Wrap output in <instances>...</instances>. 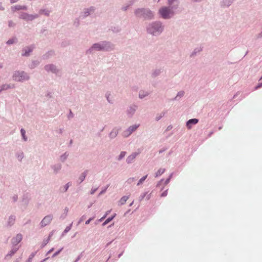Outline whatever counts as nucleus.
<instances>
[{
	"mask_svg": "<svg viewBox=\"0 0 262 262\" xmlns=\"http://www.w3.org/2000/svg\"><path fill=\"white\" fill-rule=\"evenodd\" d=\"M20 132H21V135L23 137V139H24L25 141H26L27 140V138L25 136V130L24 129H21L20 130Z\"/></svg>",
	"mask_w": 262,
	"mask_h": 262,
	"instance_id": "obj_15",
	"label": "nucleus"
},
{
	"mask_svg": "<svg viewBox=\"0 0 262 262\" xmlns=\"http://www.w3.org/2000/svg\"><path fill=\"white\" fill-rule=\"evenodd\" d=\"M9 220H10V222H11L12 223H13L15 220V219L13 216H11Z\"/></svg>",
	"mask_w": 262,
	"mask_h": 262,
	"instance_id": "obj_24",
	"label": "nucleus"
},
{
	"mask_svg": "<svg viewBox=\"0 0 262 262\" xmlns=\"http://www.w3.org/2000/svg\"><path fill=\"white\" fill-rule=\"evenodd\" d=\"M167 190H166V191H164V192H163L162 193L161 196H166L167 195Z\"/></svg>",
	"mask_w": 262,
	"mask_h": 262,
	"instance_id": "obj_25",
	"label": "nucleus"
},
{
	"mask_svg": "<svg viewBox=\"0 0 262 262\" xmlns=\"http://www.w3.org/2000/svg\"><path fill=\"white\" fill-rule=\"evenodd\" d=\"M32 51V49L31 48H28V51H26L23 54V55L27 56L29 55V53Z\"/></svg>",
	"mask_w": 262,
	"mask_h": 262,
	"instance_id": "obj_16",
	"label": "nucleus"
},
{
	"mask_svg": "<svg viewBox=\"0 0 262 262\" xmlns=\"http://www.w3.org/2000/svg\"><path fill=\"white\" fill-rule=\"evenodd\" d=\"M139 97H140V98H142L143 96H142L141 95V94L140 93V94H139Z\"/></svg>",
	"mask_w": 262,
	"mask_h": 262,
	"instance_id": "obj_33",
	"label": "nucleus"
},
{
	"mask_svg": "<svg viewBox=\"0 0 262 262\" xmlns=\"http://www.w3.org/2000/svg\"><path fill=\"white\" fill-rule=\"evenodd\" d=\"M124 156H125V152H122L121 153V154L120 155V156H119V159H121L122 158L124 157Z\"/></svg>",
	"mask_w": 262,
	"mask_h": 262,
	"instance_id": "obj_23",
	"label": "nucleus"
},
{
	"mask_svg": "<svg viewBox=\"0 0 262 262\" xmlns=\"http://www.w3.org/2000/svg\"><path fill=\"white\" fill-rule=\"evenodd\" d=\"M53 249H51V250L49 251V253L51 252L52 251H53Z\"/></svg>",
	"mask_w": 262,
	"mask_h": 262,
	"instance_id": "obj_34",
	"label": "nucleus"
},
{
	"mask_svg": "<svg viewBox=\"0 0 262 262\" xmlns=\"http://www.w3.org/2000/svg\"><path fill=\"white\" fill-rule=\"evenodd\" d=\"M165 171V169L164 168H160L158 171L156 172V177L161 176L162 174H163Z\"/></svg>",
	"mask_w": 262,
	"mask_h": 262,
	"instance_id": "obj_11",
	"label": "nucleus"
},
{
	"mask_svg": "<svg viewBox=\"0 0 262 262\" xmlns=\"http://www.w3.org/2000/svg\"><path fill=\"white\" fill-rule=\"evenodd\" d=\"M13 40H9L8 41H7V43L8 44H12L13 43Z\"/></svg>",
	"mask_w": 262,
	"mask_h": 262,
	"instance_id": "obj_28",
	"label": "nucleus"
},
{
	"mask_svg": "<svg viewBox=\"0 0 262 262\" xmlns=\"http://www.w3.org/2000/svg\"><path fill=\"white\" fill-rule=\"evenodd\" d=\"M199 120L197 119H191L189 120L186 123V126L188 129L192 127V125L198 123Z\"/></svg>",
	"mask_w": 262,
	"mask_h": 262,
	"instance_id": "obj_5",
	"label": "nucleus"
},
{
	"mask_svg": "<svg viewBox=\"0 0 262 262\" xmlns=\"http://www.w3.org/2000/svg\"><path fill=\"white\" fill-rule=\"evenodd\" d=\"M139 127V125H134L133 126H130L129 128H130V131H132V133L135 131L138 127Z\"/></svg>",
	"mask_w": 262,
	"mask_h": 262,
	"instance_id": "obj_14",
	"label": "nucleus"
},
{
	"mask_svg": "<svg viewBox=\"0 0 262 262\" xmlns=\"http://www.w3.org/2000/svg\"><path fill=\"white\" fill-rule=\"evenodd\" d=\"M13 79L15 81H21L28 79V77L24 72H16L13 75Z\"/></svg>",
	"mask_w": 262,
	"mask_h": 262,
	"instance_id": "obj_2",
	"label": "nucleus"
},
{
	"mask_svg": "<svg viewBox=\"0 0 262 262\" xmlns=\"http://www.w3.org/2000/svg\"><path fill=\"white\" fill-rule=\"evenodd\" d=\"M85 175H86L85 173L84 172L80 176V179L81 182H82L84 180V179L85 177Z\"/></svg>",
	"mask_w": 262,
	"mask_h": 262,
	"instance_id": "obj_21",
	"label": "nucleus"
},
{
	"mask_svg": "<svg viewBox=\"0 0 262 262\" xmlns=\"http://www.w3.org/2000/svg\"><path fill=\"white\" fill-rule=\"evenodd\" d=\"M16 241H14L13 243L17 244L19 243L22 239V235L21 234H17L15 237Z\"/></svg>",
	"mask_w": 262,
	"mask_h": 262,
	"instance_id": "obj_8",
	"label": "nucleus"
},
{
	"mask_svg": "<svg viewBox=\"0 0 262 262\" xmlns=\"http://www.w3.org/2000/svg\"><path fill=\"white\" fill-rule=\"evenodd\" d=\"M69 187V185H68V184H67L66 185V190H67L68 188Z\"/></svg>",
	"mask_w": 262,
	"mask_h": 262,
	"instance_id": "obj_31",
	"label": "nucleus"
},
{
	"mask_svg": "<svg viewBox=\"0 0 262 262\" xmlns=\"http://www.w3.org/2000/svg\"><path fill=\"white\" fill-rule=\"evenodd\" d=\"M128 199V196H124L121 198L120 199L119 202L120 204L123 205L125 203V202L127 201V200Z\"/></svg>",
	"mask_w": 262,
	"mask_h": 262,
	"instance_id": "obj_10",
	"label": "nucleus"
},
{
	"mask_svg": "<svg viewBox=\"0 0 262 262\" xmlns=\"http://www.w3.org/2000/svg\"><path fill=\"white\" fill-rule=\"evenodd\" d=\"M162 31L161 25L159 23H155L152 25L148 28V31L151 34H155Z\"/></svg>",
	"mask_w": 262,
	"mask_h": 262,
	"instance_id": "obj_1",
	"label": "nucleus"
},
{
	"mask_svg": "<svg viewBox=\"0 0 262 262\" xmlns=\"http://www.w3.org/2000/svg\"><path fill=\"white\" fill-rule=\"evenodd\" d=\"M13 8H14L15 10H21V9H26V7L25 6H15Z\"/></svg>",
	"mask_w": 262,
	"mask_h": 262,
	"instance_id": "obj_12",
	"label": "nucleus"
},
{
	"mask_svg": "<svg viewBox=\"0 0 262 262\" xmlns=\"http://www.w3.org/2000/svg\"><path fill=\"white\" fill-rule=\"evenodd\" d=\"M52 218L53 216L52 215H47L45 216L41 222V226L44 227L49 224L51 223Z\"/></svg>",
	"mask_w": 262,
	"mask_h": 262,
	"instance_id": "obj_4",
	"label": "nucleus"
},
{
	"mask_svg": "<svg viewBox=\"0 0 262 262\" xmlns=\"http://www.w3.org/2000/svg\"><path fill=\"white\" fill-rule=\"evenodd\" d=\"M169 181V179H167V180H166V183H168Z\"/></svg>",
	"mask_w": 262,
	"mask_h": 262,
	"instance_id": "obj_36",
	"label": "nucleus"
},
{
	"mask_svg": "<svg viewBox=\"0 0 262 262\" xmlns=\"http://www.w3.org/2000/svg\"><path fill=\"white\" fill-rule=\"evenodd\" d=\"M132 134V131H130V128H128L127 130H125L123 133V136L125 137H127L129 136Z\"/></svg>",
	"mask_w": 262,
	"mask_h": 262,
	"instance_id": "obj_9",
	"label": "nucleus"
},
{
	"mask_svg": "<svg viewBox=\"0 0 262 262\" xmlns=\"http://www.w3.org/2000/svg\"><path fill=\"white\" fill-rule=\"evenodd\" d=\"M117 132L116 130H114V131H112L111 133H110V136L111 138H114L115 137H116V136L117 135Z\"/></svg>",
	"mask_w": 262,
	"mask_h": 262,
	"instance_id": "obj_17",
	"label": "nucleus"
},
{
	"mask_svg": "<svg viewBox=\"0 0 262 262\" xmlns=\"http://www.w3.org/2000/svg\"><path fill=\"white\" fill-rule=\"evenodd\" d=\"M92 49H95L97 50H101L104 49V47H102L99 43H96L94 45L93 47H92Z\"/></svg>",
	"mask_w": 262,
	"mask_h": 262,
	"instance_id": "obj_7",
	"label": "nucleus"
},
{
	"mask_svg": "<svg viewBox=\"0 0 262 262\" xmlns=\"http://www.w3.org/2000/svg\"><path fill=\"white\" fill-rule=\"evenodd\" d=\"M159 13L164 18H168L170 16L171 11L167 8L164 7L159 10Z\"/></svg>",
	"mask_w": 262,
	"mask_h": 262,
	"instance_id": "obj_3",
	"label": "nucleus"
},
{
	"mask_svg": "<svg viewBox=\"0 0 262 262\" xmlns=\"http://www.w3.org/2000/svg\"><path fill=\"white\" fill-rule=\"evenodd\" d=\"M179 95H183V92L180 93H179Z\"/></svg>",
	"mask_w": 262,
	"mask_h": 262,
	"instance_id": "obj_35",
	"label": "nucleus"
},
{
	"mask_svg": "<svg viewBox=\"0 0 262 262\" xmlns=\"http://www.w3.org/2000/svg\"><path fill=\"white\" fill-rule=\"evenodd\" d=\"M10 86H8V85H4L2 89L0 90V91H1L2 90H7V89L9 88Z\"/></svg>",
	"mask_w": 262,
	"mask_h": 262,
	"instance_id": "obj_20",
	"label": "nucleus"
},
{
	"mask_svg": "<svg viewBox=\"0 0 262 262\" xmlns=\"http://www.w3.org/2000/svg\"><path fill=\"white\" fill-rule=\"evenodd\" d=\"M18 0H11V3H14L17 2Z\"/></svg>",
	"mask_w": 262,
	"mask_h": 262,
	"instance_id": "obj_29",
	"label": "nucleus"
},
{
	"mask_svg": "<svg viewBox=\"0 0 262 262\" xmlns=\"http://www.w3.org/2000/svg\"><path fill=\"white\" fill-rule=\"evenodd\" d=\"M147 177V175H146L145 176H144V177H142L141 179H140L137 184V185H139L141 184H142L145 180Z\"/></svg>",
	"mask_w": 262,
	"mask_h": 262,
	"instance_id": "obj_13",
	"label": "nucleus"
},
{
	"mask_svg": "<svg viewBox=\"0 0 262 262\" xmlns=\"http://www.w3.org/2000/svg\"><path fill=\"white\" fill-rule=\"evenodd\" d=\"M62 249H61L60 250H59L58 251L56 252V253H55L53 255V256H56L57 255H58L59 254V253L61 251Z\"/></svg>",
	"mask_w": 262,
	"mask_h": 262,
	"instance_id": "obj_26",
	"label": "nucleus"
},
{
	"mask_svg": "<svg viewBox=\"0 0 262 262\" xmlns=\"http://www.w3.org/2000/svg\"><path fill=\"white\" fill-rule=\"evenodd\" d=\"M135 158V156H134V155H131V156H130L129 157H128V158H127V160L128 162L129 163V162H130V161H131L132 160L134 159Z\"/></svg>",
	"mask_w": 262,
	"mask_h": 262,
	"instance_id": "obj_19",
	"label": "nucleus"
},
{
	"mask_svg": "<svg viewBox=\"0 0 262 262\" xmlns=\"http://www.w3.org/2000/svg\"><path fill=\"white\" fill-rule=\"evenodd\" d=\"M45 68H46V70H47V71H51L52 72H56V68L53 65L47 66L45 67Z\"/></svg>",
	"mask_w": 262,
	"mask_h": 262,
	"instance_id": "obj_6",
	"label": "nucleus"
},
{
	"mask_svg": "<svg viewBox=\"0 0 262 262\" xmlns=\"http://www.w3.org/2000/svg\"><path fill=\"white\" fill-rule=\"evenodd\" d=\"M31 19H33L32 16H31Z\"/></svg>",
	"mask_w": 262,
	"mask_h": 262,
	"instance_id": "obj_37",
	"label": "nucleus"
},
{
	"mask_svg": "<svg viewBox=\"0 0 262 262\" xmlns=\"http://www.w3.org/2000/svg\"><path fill=\"white\" fill-rule=\"evenodd\" d=\"M261 86H262V83H261V84H260L259 85H258V86H257L256 87V89H258V88L261 87Z\"/></svg>",
	"mask_w": 262,
	"mask_h": 262,
	"instance_id": "obj_30",
	"label": "nucleus"
},
{
	"mask_svg": "<svg viewBox=\"0 0 262 262\" xmlns=\"http://www.w3.org/2000/svg\"><path fill=\"white\" fill-rule=\"evenodd\" d=\"M153 16L152 13L150 11H147L146 17L150 18Z\"/></svg>",
	"mask_w": 262,
	"mask_h": 262,
	"instance_id": "obj_18",
	"label": "nucleus"
},
{
	"mask_svg": "<svg viewBox=\"0 0 262 262\" xmlns=\"http://www.w3.org/2000/svg\"><path fill=\"white\" fill-rule=\"evenodd\" d=\"M113 217H111V218H108L105 222L104 223H103L104 225L105 224H107L108 223H109L112 219H113Z\"/></svg>",
	"mask_w": 262,
	"mask_h": 262,
	"instance_id": "obj_22",
	"label": "nucleus"
},
{
	"mask_svg": "<svg viewBox=\"0 0 262 262\" xmlns=\"http://www.w3.org/2000/svg\"><path fill=\"white\" fill-rule=\"evenodd\" d=\"M93 219H90L85 222V224H89Z\"/></svg>",
	"mask_w": 262,
	"mask_h": 262,
	"instance_id": "obj_27",
	"label": "nucleus"
},
{
	"mask_svg": "<svg viewBox=\"0 0 262 262\" xmlns=\"http://www.w3.org/2000/svg\"><path fill=\"white\" fill-rule=\"evenodd\" d=\"M174 0H168L169 3L171 4Z\"/></svg>",
	"mask_w": 262,
	"mask_h": 262,
	"instance_id": "obj_32",
	"label": "nucleus"
}]
</instances>
